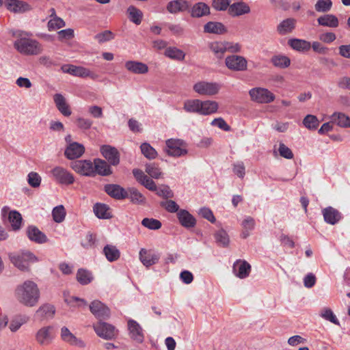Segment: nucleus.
Masks as SVG:
<instances>
[{
    "label": "nucleus",
    "mask_w": 350,
    "mask_h": 350,
    "mask_svg": "<svg viewBox=\"0 0 350 350\" xmlns=\"http://www.w3.org/2000/svg\"><path fill=\"white\" fill-rule=\"evenodd\" d=\"M321 317L335 325H339V321L330 308H324L321 310Z\"/></svg>",
    "instance_id": "nucleus-53"
},
{
    "label": "nucleus",
    "mask_w": 350,
    "mask_h": 350,
    "mask_svg": "<svg viewBox=\"0 0 350 350\" xmlns=\"http://www.w3.org/2000/svg\"><path fill=\"white\" fill-rule=\"evenodd\" d=\"M250 271L251 265L245 260H237L233 265V273L241 279L247 278Z\"/></svg>",
    "instance_id": "nucleus-18"
},
{
    "label": "nucleus",
    "mask_w": 350,
    "mask_h": 350,
    "mask_svg": "<svg viewBox=\"0 0 350 350\" xmlns=\"http://www.w3.org/2000/svg\"><path fill=\"white\" fill-rule=\"evenodd\" d=\"M14 293L17 301L27 307L35 306L40 297V291L37 284L30 280L18 285Z\"/></svg>",
    "instance_id": "nucleus-1"
},
{
    "label": "nucleus",
    "mask_w": 350,
    "mask_h": 350,
    "mask_svg": "<svg viewBox=\"0 0 350 350\" xmlns=\"http://www.w3.org/2000/svg\"><path fill=\"white\" fill-rule=\"evenodd\" d=\"M139 259L144 266L149 267L159 262L160 255L151 250L142 248L139 252Z\"/></svg>",
    "instance_id": "nucleus-13"
},
{
    "label": "nucleus",
    "mask_w": 350,
    "mask_h": 350,
    "mask_svg": "<svg viewBox=\"0 0 350 350\" xmlns=\"http://www.w3.org/2000/svg\"><path fill=\"white\" fill-rule=\"evenodd\" d=\"M27 182L31 187H38L41 183V177L38 173L31 172L27 176Z\"/></svg>",
    "instance_id": "nucleus-55"
},
{
    "label": "nucleus",
    "mask_w": 350,
    "mask_h": 350,
    "mask_svg": "<svg viewBox=\"0 0 350 350\" xmlns=\"http://www.w3.org/2000/svg\"><path fill=\"white\" fill-rule=\"evenodd\" d=\"M214 237L217 243L222 247H227L229 244V237L227 232L221 229L216 232L214 234Z\"/></svg>",
    "instance_id": "nucleus-47"
},
{
    "label": "nucleus",
    "mask_w": 350,
    "mask_h": 350,
    "mask_svg": "<svg viewBox=\"0 0 350 350\" xmlns=\"http://www.w3.org/2000/svg\"><path fill=\"white\" fill-rule=\"evenodd\" d=\"M332 7V0H317L314 5L315 10L318 12H327Z\"/></svg>",
    "instance_id": "nucleus-50"
},
{
    "label": "nucleus",
    "mask_w": 350,
    "mask_h": 350,
    "mask_svg": "<svg viewBox=\"0 0 350 350\" xmlns=\"http://www.w3.org/2000/svg\"><path fill=\"white\" fill-rule=\"evenodd\" d=\"M324 221L329 224L335 225L341 219V213L332 206H327L322 210Z\"/></svg>",
    "instance_id": "nucleus-17"
},
{
    "label": "nucleus",
    "mask_w": 350,
    "mask_h": 350,
    "mask_svg": "<svg viewBox=\"0 0 350 350\" xmlns=\"http://www.w3.org/2000/svg\"><path fill=\"white\" fill-rule=\"evenodd\" d=\"M5 5L8 10L14 13H23L32 9L29 3L19 0H5Z\"/></svg>",
    "instance_id": "nucleus-12"
},
{
    "label": "nucleus",
    "mask_w": 350,
    "mask_h": 350,
    "mask_svg": "<svg viewBox=\"0 0 350 350\" xmlns=\"http://www.w3.org/2000/svg\"><path fill=\"white\" fill-rule=\"evenodd\" d=\"M278 151L280 155L285 159H291L293 158L294 155L292 150L283 143L280 144Z\"/></svg>",
    "instance_id": "nucleus-58"
},
{
    "label": "nucleus",
    "mask_w": 350,
    "mask_h": 350,
    "mask_svg": "<svg viewBox=\"0 0 350 350\" xmlns=\"http://www.w3.org/2000/svg\"><path fill=\"white\" fill-rule=\"evenodd\" d=\"M193 90L200 95H215L219 90V85L217 83L200 81L194 84Z\"/></svg>",
    "instance_id": "nucleus-8"
},
{
    "label": "nucleus",
    "mask_w": 350,
    "mask_h": 350,
    "mask_svg": "<svg viewBox=\"0 0 350 350\" xmlns=\"http://www.w3.org/2000/svg\"><path fill=\"white\" fill-rule=\"evenodd\" d=\"M161 206L164 207L170 213H178L180 211L179 206L176 202L172 200L161 202Z\"/></svg>",
    "instance_id": "nucleus-56"
},
{
    "label": "nucleus",
    "mask_w": 350,
    "mask_h": 350,
    "mask_svg": "<svg viewBox=\"0 0 350 350\" xmlns=\"http://www.w3.org/2000/svg\"><path fill=\"white\" fill-rule=\"evenodd\" d=\"M332 121L340 127H350V118L343 113L335 112L332 116Z\"/></svg>",
    "instance_id": "nucleus-41"
},
{
    "label": "nucleus",
    "mask_w": 350,
    "mask_h": 350,
    "mask_svg": "<svg viewBox=\"0 0 350 350\" xmlns=\"http://www.w3.org/2000/svg\"><path fill=\"white\" fill-rule=\"evenodd\" d=\"M155 191L157 192V195H158L160 197H163V198L167 199L173 198L174 196L172 191L167 185H162L159 189L157 188V190Z\"/></svg>",
    "instance_id": "nucleus-57"
},
{
    "label": "nucleus",
    "mask_w": 350,
    "mask_h": 350,
    "mask_svg": "<svg viewBox=\"0 0 350 350\" xmlns=\"http://www.w3.org/2000/svg\"><path fill=\"white\" fill-rule=\"evenodd\" d=\"M271 64L279 68H286L291 64V59L284 55H275L271 59Z\"/></svg>",
    "instance_id": "nucleus-37"
},
{
    "label": "nucleus",
    "mask_w": 350,
    "mask_h": 350,
    "mask_svg": "<svg viewBox=\"0 0 350 350\" xmlns=\"http://www.w3.org/2000/svg\"><path fill=\"white\" fill-rule=\"evenodd\" d=\"M64 72L81 77H88L91 74V72L88 68L73 65L69 66V68L65 70Z\"/></svg>",
    "instance_id": "nucleus-42"
},
{
    "label": "nucleus",
    "mask_w": 350,
    "mask_h": 350,
    "mask_svg": "<svg viewBox=\"0 0 350 350\" xmlns=\"http://www.w3.org/2000/svg\"><path fill=\"white\" fill-rule=\"evenodd\" d=\"M9 258L12 263L21 271L29 270V264L37 262V257L29 251L11 253Z\"/></svg>",
    "instance_id": "nucleus-3"
},
{
    "label": "nucleus",
    "mask_w": 350,
    "mask_h": 350,
    "mask_svg": "<svg viewBox=\"0 0 350 350\" xmlns=\"http://www.w3.org/2000/svg\"><path fill=\"white\" fill-rule=\"evenodd\" d=\"M250 12V6L243 1L236 2L231 4L228 8V13L232 16H239Z\"/></svg>",
    "instance_id": "nucleus-22"
},
{
    "label": "nucleus",
    "mask_w": 350,
    "mask_h": 350,
    "mask_svg": "<svg viewBox=\"0 0 350 350\" xmlns=\"http://www.w3.org/2000/svg\"><path fill=\"white\" fill-rule=\"evenodd\" d=\"M179 223L185 228H193L196 225V219L185 209H180L177 213Z\"/></svg>",
    "instance_id": "nucleus-19"
},
{
    "label": "nucleus",
    "mask_w": 350,
    "mask_h": 350,
    "mask_svg": "<svg viewBox=\"0 0 350 350\" xmlns=\"http://www.w3.org/2000/svg\"><path fill=\"white\" fill-rule=\"evenodd\" d=\"M93 328L96 334L100 337L105 340L109 338V325L108 323L99 321L93 325Z\"/></svg>",
    "instance_id": "nucleus-33"
},
{
    "label": "nucleus",
    "mask_w": 350,
    "mask_h": 350,
    "mask_svg": "<svg viewBox=\"0 0 350 350\" xmlns=\"http://www.w3.org/2000/svg\"><path fill=\"white\" fill-rule=\"evenodd\" d=\"M129 19L135 25H139L143 18V12L136 7L130 5L127 8Z\"/></svg>",
    "instance_id": "nucleus-35"
},
{
    "label": "nucleus",
    "mask_w": 350,
    "mask_h": 350,
    "mask_svg": "<svg viewBox=\"0 0 350 350\" xmlns=\"http://www.w3.org/2000/svg\"><path fill=\"white\" fill-rule=\"evenodd\" d=\"M66 25L64 20L59 17L55 16L48 22V29L53 31L60 29Z\"/></svg>",
    "instance_id": "nucleus-52"
},
{
    "label": "nucleus",
    "mask_w": 350,
    "mask_h": 350,
    "mask_svg": "<svg viewBox=\"0 0 350 350\" xmlns=\"http://www.w3.org/2000/svg\"><path fill=\"white\" fill-rule=\"evenodd\" d=\"M55 313V308L53 305L44 304L36 311V314L42 318H53Z\"/></svg>",
    "instance_id": "nucleus-43"
},
{
    "label": "nucleus",
    "mask_w": 350,
    "mask_h": 350,
    "mask_svg": "<svg viewBox=\"0 0 350 350\" xmlns=\"http://www.w3.org/2000/svg\"><path fill=\"white\" fill-rule=\"evenodd\" d=\"M211 49L217 55H222L226 51V44L222 42L212 43Z\"/></svg>",
    "instance_id": "nucleus-60"
},
{
    "label": "nucleus",
    "mask_w": 350,
    "mask_h": 350,
    "mask_svg": "<svg viewBox=\"0 0 350 350\" xmlns=\"http://www.w3.org/2000/svg\"><path fill=\"white\" fill-rule=\"evenodd\" d=\"M296 20L293 18H288L283 20L277 26V31L280 35H286L293 31L295 28Z\"/></svg>",
    "instance_id": "nucleus-28"
},
{
    "label": "nucleus",
    "mask_w": 350,
    "mask_h": 350,
    "mask_svg": "<svg viewBox=\"0 0 350 350\" xmlns=\"http://www.w3.org/2000/svg\"><path fill=\"white\" fill-rule=\"evenodd\" d=\"M85 152V147L78 142L68 144L65 149L64 155L70 160H74L81 157Z\"/></svg>",
    "instance_id": "nucleus-11"
},
{
    "label": "nucleus",
    "mask_w": 350,
    "mask_h": 350,
    "mask_svg": "<svg viewBox=\"0 0 350 350\" xmlns=\"http://www.w3.org/2000/svg\"><path fill=\"white\" fill-rule=\"evenodd\" d=\"M142 224L144 227L150 230H158L161 228L162 226L161 222L159 220L153 218L143 219Z\"/></svg>",
    "instance_id": "nucleus-51"
},
{
    "label": "nucleus",
    "mask_w": 350,
    "mask_h": 350,
    "mask_svg": "<svg viewBox=\"0 0 350 350\" xmlns=\"http://www.w3.org/2000/svg\"><path fill=\"white\" fill-rule=\"evenodd\" d=\"M226 66L232 71L242 72L247 69V61L243 56L228 55L225 59Z\"/></svg>",
    "instance_id": "nucleus-6"
},
{
    "label": "nucleus",
    "mask_w": 350,
    "mask_h": 350,
    "mask_svg": "<svg viewBox=\"0 0 350 350\" xmlns=\"http://www.w3.org/2000/svg\"><path fill=\"white\" fill-rule=\"evenodd\" d=\"M129 198L133 204H144L146 202V198L135 187L128 188Z\"/></svg>",
    "instance_id": "nucleus-36"
},
{
    "label": "nucleus",
    "mask_w": 350,
    "mask_h": 350,
    "mask_svg": "<svg viewBox=\"0 0 350 350\" xmlns=\"http://www.w3.org/2000/svg\"><path fill=\"white\" fill-rule=\"evenodd\" d=\"M317 22L321 26L332 28L338 27L339 25L338 18L335 15L329 14L321 16L317 18Z\"/></svg>",
    "instance_id": "nucleus-30"
},
{
    "label": "nucleus",
    "mask_w": 350,
    "mask_h": 350,
    "mask_svg": "<svg viewBox=\"0 0 350 350\" xmlns=\"http://www.w3.org/2000/svg\"><path fill=\"white\" fill-rule=\"evenodd\" d=\"M60 337L64 342L70 345L84 347L83 342L78 339L66 326L61 328Z\"/></svg>",
    "instance_id": "nucleus-20"
},
{
    "label": "nucleus",
    "mask_w": 350,
    "mask_h": 350,
    "mask_svg": "<svg viewBox=\"0 0 350 350\" xmlns=\"http://www.w3.org/2000/svg\"><path fill=\"white\" fill-rule=\"evenodd\" d=\"M57 33L59 40H70L74 37V30L70 28L60 30Z\"/></svg>",
    "instance_id": "nucleus-63"
},
{
    "label": "nucleus",
    "mask_w": 350,
    "mask_h": 350,
    "mask_svg": "<svg viewBox=\"0 0 350 350\" xmlns=\"http://www.w3.org/2000/svg\"><path fill=\"white\" fill-rule=\"evenodd\" d=\"M14 45L19 53L27 55H36L42 51V45L37 40L29 38L18 39Z\"/></svg>",
    "instance_id": "nucleus-2"
},
{
    "label": "nucleus",
    "mask_w": 350,
    "mask_h": 350,
    "mask_svg": "<svg viewBox=\"0 0 350 350\" xmlns=\"http://www.w3.org/2000/svg\"><path fill=\"white\" fill-rule=\"evenodd\" d=\"M146 172L152 178L158 179L161 177L162 172L159 165L155 163L146 164Z\"/></svg>",
    "instance_id": "nucleus-48"
},
{
    "label": "nucleus",
    "mask_w": 350,
    "mask_h": 350,
    "mask_svg": "<svg viewBox=\"0 0 350 350\" xmlns=\"http://www.w3.org/2000/svg\"><path fill=\"white\" fill-rule=\"evenodd\" d=\"M94 176L96 174L107 176L109 174V165L107 163L100 159H95L92 162Z\"/></svg>",
    "instance_id": "nucleus-26"
},
{
    "label": "nucleus",
    "mask_w": 350,
    "mask_h": 350,
    "mask_svg": "<svg viewBox=\"0 0 350 350\" xmlns=\"http://www.w3.org/2000/svg\"><path fill=\"white\" fill-rule=\"evenodd\" d=\"M204 31L209 33L223 34L227 31V29L220 22L210 21L204 25Z\"/></svg>",
    "instance_id": "nucleus-31"
},
{
    "label": "nucleus",
    "mask_w": 350,
    "mask_h": 350,
    "mask_svg": "<svg viewBox=\"0 0 350 350\" xmlns=\"http://www.w3.org/2000/svg\"><path fill=\"white\" fill-rule=\"evenodd\" d=\"M231 0H213L212 7L217 11H224L230 5Z\"/></svg>",
    "instance_id": "nucleus-54"
},
{
    "label": "nucleus",
    "mask_w": 350,
    "mask_h": 350,
    "mask_svg": "<svg viewBox=\"0 0 350 350\" xmlns=\"http://www.w3.org/2000/svg\"><path fill=\"white\" fill-rule=\"evenodd\" d=\"M66 210L63 205L55 206L52 211L53 220L57 223L62 222L66 217Z\"/></svg>",
    "instance_id": "nucleus-49"
},
{
    "label": "nucleus",
    "mask_w": 350,
    "mask_h": 350,
    "mask_svg": "<svg viewBox=\"0 0 350 350\" xmlns=\"http://www.w3.org/2000/svg\"><path fill=\"white\" fill-rule=\"evenodd\" d=\"M140 149L144 156L148 159H154L157 156L156 150L148 143L144 142L142 144Z\"/></svg>",
    "instance_id": "nucleus-45"
},
{
    "label": "nucleus",
    "mask_w": 350,
    "mask_h": 350,
    "mask_svg": "<svg viewBox=\"0 0 350 350\" xmlns=\"http://www.w3.org/2000/svg\"><path fill=\"white\" fill-rule=\"evenodd\" d=\"M311 47L312 48L313 51L319 54L325 55L328 53L329 49L324 46L323 44H321L319 42H313L311 44Z\"/></svg>",
    "instance_id": "nucleus-64"
},
{
    "label": "nucleus",
    "mask_w": 350,
    "mask_h": 350,
    "mask_svg": "<svg viewBox=\"0 0 350 350\" xmlns=\"http://www.w3.org/2000/svg\"><path fill=\"white\" fill-rule=\"evenodd\" d=\"M27 235L31 241L36 243L42 244L48 241L46 236L35 226L27 228Z\"/></svg>",
    "instance_id": "nucleus-21"
},
{
    "label": "nucleus",
    "mask_w": 350,
    "mask_h": 350,
    "mask_svg": "<svg viewBox=\"0 0 350 350\" xmlns=\"http://www.w3.org/2000/svg\"><path fill=\"white\" fill-rule=\"evenodd\" d=\"M190 13L193 18H200L210 14V8L204 2H198L192 6Z\"/></svg>",
    "instance_id": "nucleus-24"
},
{
    "label": "nucleus",
    "mask_w": 350,
    "mask_h": 350,
    "mask_svg": "<svg viewBox=\"0 0 350 350\" xmlns=\"http://www.w3.org/2000/svg\"><path fill=\"white\" fill-rule=\"evenodd\" d=\"M53 100L56 107L62 115L67 117L71 115L72 111L69 107V105L66 103V98L62 94H55L53 96Z\"/></svg>",
    "instance_id": "nucleus-23"
},
{
    "label": "nucleus",
    "mask_w": 350,
    "mask_h": 350,
    "mask_svg": "<svg viewBox=\"0 0 350 350\" xmlns=\"http://www.w3.org/2000/svg\"><path fill=\"white\" fill-rule=\"evenodd\" d=\"M303 124L309 130H316L319 125L317 116L308 114L303 120Z\"/></svg>",
    "instance_id": "nucleus-46"
},
{
    "label": "nucleus",
    "mask_w": 350,
    "mask_h": 350,
    "mask_svg": "<svg viewBox=\"0 0 350 350\" xmlns=\"http://www.w3.org/2000/svg\"><path fill=\"white\" fill-rule=\"evenodd\" d=\"M127 324L131 338L137 343H142L144 340V335L140 325L133 319H129Z\"/></svg>",
    "instance_id": "nucleus-10"
},
{
    "label": "nucleus",
    "mask_w": 350,
    "mask_h": 350,
    "mask_svg": "<svg viewBox=\"0 0 350 350\" xmlns=\"http://www.w3.org/2000/svg\"><path fill=\"white\" fill-rule=\"evenodd\" d=\"M190 8L189 3L186 0H173L167 3L166 5L167 11L170 14H177L184 12Z\"/></svg>",
    "instance_id": "nucleus-15"
},
{
    "label": "nucleus",
    "mask_w": 350,
    "mask_h": 350,
    "mask_svg": "<svg viewBox=\"0 0 350 350\" xmlns=\"http://www.w3.org/2000/svg\"><path fill=\"white\" fill-rule=\"evenodd\" d=\"M251 100L252 101L267 104L273 102L275 100V95L268 89L263 88H254L249 91Z\"/></svg>",
    "instance_id": "nucleus-5"
},
{
    "label": "nucleus",
    "mask_w": 350,
    "mask_h": 350,
    "mask_svg": "<svg viewBox=\"0 0 350 350\" xmlns=\"http://www.w3.org/2000/svg\"><path fill=\"white\" fill-rule=\"evenodd\" d=\"M219 105L214 100H201L200 115L208 116L217 112Z\"/></svg>",
    "instance_id": "nucleus-29"
},
{
    "label": "nucleus",
    "mask_w": 350,
    "mask_h": 350,
    "mask_svg": "<svg viewBox=\"0 0 350 350\" xmlns=\"http://www.w3.org/2000/svg\"><path fill=\"white\" fill-rule=\"evenodd\" d=\"M93 279L91 272L86 269H79L77 273V280L82 285H86Z\"/></svg>",
    "instance_id": "nucleus-44"
},
{
    "label": "nucleus",
    "mask_w": 350,
    "mask_h": 350,
    "mask_svg": "<svg viewBox=\"0 0 350 350\" xmlns=\"http://www.w3.org/2000/svg\"><path fill=\"white\" fill-rule=\"evenodd\" d=\"M51 173L55 180L61 184L70 185L75 182L73 175L62 167H55Z\"/></svg>",
    "instance_id": "nucleus-9"
},
{
    "label": "nucleus",
    "mask_w": 350,
    "mask_h": 350,
    "mask_svg": "<svg viewBox=\"0 0 350 350\" xmlns=\"http://www.w3.org/2000/svg\"><path fill=\"white\" fill-rule=\"evenodd\" d=\"M111 198L118 200H122L128 198V189H125L119 185L111 184Z\"/></svg>",
    "instance_id": "nucleus-34"
},
{
    "label": "nucleus",
    "mask_w": 350,
    "mask_h": 350,
    "mask_svg": "<svg viewBox=\"0 0 350 350\" xmlns=\"http://www.w3.org/2000/svg\"><path fill=\"white\" fill-rule=\"evenodd\" d=\"M70 167L77 173L85 176H94L92 162L90 160H77L70 163Z\"/></svg>",
    "instance_id": "nucleus-7"
},
{
    "label": "nucleus",
    "mask_w": 350,
    "mask_h": 350,
    "mask_svg": "<svg viewBox=\"0 0 350 350\" xmlns=\"http://www.w3.org/2000/svg\"><path fill=\"white\" fill-rule=\"evenodd\" d=\"M211 125L217 126L218 128L225 131H229L230 130V126L226 122V121L222 118H215L211 122Z\"/></svg>",
    "instance_id": "nucleus-61"
},
{
    "label": "nucleus",
    "mask_w": 350,
    "mask_h": 350,
    "mask_svg": "<svg viewBox=\"0 0 350 350\" xmlns=\"http://www.w3.org/2000/svg\"><path fill=\"white\" fill-rule=\"evenodd\" d=\"M91 312L95 316L96 318L99 321L105 319V317H108L109 308L98 300H94L89 306Z\"/></svg>",
    "instance_id": "nucleus-14"
},
{
    "label": "nucleus",
    "mask_w": 350,
    "mask_h": 350,
    "mask_svg": "<svg viewBox=\"0 0 350 350\" xmlns=\"http://www.w3.org/2000/svg\"><path fill=\"white\" fill-rule=\"evenodd\" d=\"M126 68L132 73L143 75L148 72V66L142 62L128 61L125 64Z\"/></svg>",
    "instance_id": "nucleus-25"
},
{
    "label": "nucleus",
    "mask_w": 350,
    "mask_h": 350,
    "mask_svg": "<svg viewBox=\"0 0 350 350\" xmlns=\"http://www.w3.org/2000/svg\"><path fill=\"white\" fill-rule=\"evenodd\" d=\"M185 142L182 139H169L165 142L164 151L167 155L178 157L187 154V150L183 148Z\"/></svg>",
    "instance_id": "nucleus-4"
},
{
    "label": "nucleus",
    "mask_w": 350,
    "mask_h": 350,
    "mask_svg": "<svg viewBox=\"0 0 350 350\" xmlns=\"http://www.w3.org/2000/svg\"><path fill=\"white\" fill-rule=\"evenodd\" d=\"M232 171L238 177L243 178L245 174V167L243 163L239 161L234 163Z\"/></svg>",
    "instance_id": "nucleus-59"
},
{
    "label": "nucleus",
    "mask_w": 350,
    "mask_h": 350,
    "mask_svg": "<svg viewBox=\"0 0 350 350\" xmlns=\"http://www.w3.org/2000/svg\"><path fill=\"white\" fill-rule=\"evenodd\" d=\"M201 100L189 99L184 103L183 109L188 113H194L200 115Z\"/></svg>",
    "instance_id": "nucleus-40"
},
{
    "label": "nucleus",
    "mask_w": 350,
    "mask_h": 350,
    "mask_svg": "<svg viewBox=\"0 0 350 350\" xmlns=\"http://www.w3.org/2000/svg\"><path fill=\"white\" fill-rule=\"evenodd\" d=\"M8 220L11 224L13 230H18L21 228L22 216L21 213L16 211H11L8 214Z\"/></svg>",
    "instance_id": "nucleus-38"
},
{
    "label": "nucleus",
    "mask_w": 350,
    "mask_h": 350,
    "mask_svg": "<svg viewBox=\"0 0 350 350\" xmlns=\"http://www.w3.org/2000/svg\"><path fill=\"white\" fill-rule=\"evenodd\" d=\"M92 121L88 118H79L76 120L77 126L83 130L89 129L92 125Z\"/></svg>",
    "instance_id": "nucleus-62"
},
{
    "label": "nucleus",
    "mask_w": 350,
    "mask_h": 350,
    "mask_svg": "<svg viewBox=\"0 0 350 350\" xmlns=\"http://www.w3.org/2000/svg\"><path fill=\"white\" fill-rule=\"evenodd\" d=\"M109 206L104 204L97 202L93 206V212L96 217L101 219H109Z\"/></svg>",
    "instance_id": "nucleus-32"
},
{
    "label": "nucleus",
    "mask_w": 350,
    "mask_h": 350,
    "mask_svg": "<svg viewBox=\"0 0 350 350\" xmlns=\"http://www.w3.org/2000/svg\"><path fill=\"white\" fill-rule=\"evenodd\" d=\"M164 55L174 60L183 61L185 57V53L182 50L170 46L165 49Z\"/></svg>",
    "instance_id": "nucleus-39"
},
{
    "label": "nucleus",
    "mask_w": 350,
    "mask_h": 350,
    "mask_svg": "<svg viewBox=\"0 0 350 350\" xmlns=\"http://www.w3.org/2000/svg\"><path fill=\"white\" fill-rule=\"evenodd\" d=\"M52 326H46L40 328L36 334V339L38 344L42 346L49 345L53 337L51 335Z\"/></svg>",
    "instance_id": "nucleus-16"
},
{
    "label": "nucleus",
    "mask_w": 350,
    "mask_h": 350,
    "mask_svg": "<svg viewBox=\"0 0 350 350\" xmlns=\"http://www.w3.org/2000/svg\"><path fill=\"white\" fill-rule=\"evenodd\" d=\"M288 44L294 50L299 52L308 51L311 48V43L307 40L291 38L288 41Z\"/></svg>",
    "instance_id": "nucleus-27"
}]
</instances>
